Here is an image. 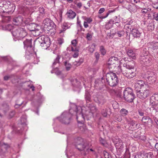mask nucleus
<instances>
[{"mask_svg": "<svg viewBox=\"0 0 158 158\" xmlns=\"http://www.w3.org/2000/svg\"><path fill=\"white\" fill-rule=\"evenodd\" d=\"M23 21V18L21 16L15 17L13 19V23L15 25H19Z\"/></svg>", "mask_w": 158, "mask_h": 158, "instance_id": "4be33fe9", "label": "nucleus"}, {"mask_svg": "<svg viewBox=\"0 0 158 158\" xmlns=\"http://www.w3.org/2000/svg\"><path fill=\"white\" fill-rule=\"evenodd\" d=\"M69 51H72L74 52V54L72 56L73 57L76 58L77 57L79 56V49L77 48H74L72 46L71 47V50H69Z\"/></svg>", "mask_w": 158, "mask_h": 158, "instance_id": "a878e982", "label": "nucleus"}, {"mask_svg": "<svg viewBox=\"0 0 158 158\" xmlns=\"http://www.w3.org/2000/svg\"><path fill=\"white\" fill-rule=\"evenodd\" d=\"M45 9L43 7H40L39 8V10L38 11L42 18L43 17L44 15L45 14Z\"/></svg>", "mask_w": 158, "mask_h": 158, "instance_id": "ea45409f", "label": "nucleus"}, {"mask_svg": "<svg viewBox=\"0 0 158 158\" xmlns=\"http://www.w3.org/2000/svg\"><path fill=\"white\" fill-rule=\"evenodd\" d=\"M95 48V45L93 44L89 46L88 50L90 52L92 53L94 51Z\"/></svg>", "mask_w": 158, "mask_h": 158, "instance_id": "4d7b16f0", "label": "nucleus"}, {"mask_svg": "<svg viewBox=\"0 0 158 158\" xmlns=\"http://www.w3.org/2000/svg\"><path fill=\"white\" fill-rule=\"evenodd\" d=\"M22 31H21V32H19V38H23L25 36L27 35V33L24 28H22Z\"/></svg>", "mask_w": 158, "mask_h": 158, "instance_id": "a19ab883", "label": "nucleus"}, {"mask_svg": "<svg viewBox=\"0 0 158 158\" xmlns=\"http://www.w3.org/2000/svg\"><path fill=\"white\" fill-rule=\"evenodd\" d=\"M92 37V35L90 33H88L87 34L86 38L88 40H91V39Z\"/></svg>", "mask_w": 158, "mask_h": 158, "instance_id": "774afa93", "label": "nucleus"}, {"mask_svg": "<svg viewBox=\"0 0 158 158\" xmlns=\"http://www.w3.org/2000/svg\"><path fill=\"white\" fill-rule=\"evenodd\" d=\"M9 147L7 144L2 142H0V155L3 154L6 152L7 148Z\"/></svg>", "mask_w": 158, "mask_h": 158, "instance_id": "6ab92c4d", "label": "nucleus"}, {"mask_svg": "<svg viewBox=\"0 0 158 158\" xmlns=\"http://www.w3.org/2000/svg\"><path fill=\"white\" fill-rule=\"evenodd\" d=\"M71 118L70 114L67 112H64L59 118V121L64 124H68L70 123Z\"/></svg>", "mask_w": 158, "mask_h": 158, "instance_id": "6e6552de", "label": "nucleus"}, {"mask_svg": "<svg viewBox=\"0 0 158 158\" xmlns=\"http://www.w3.org/2000/svg\"><path fill=\"white\" fill-rule=\"evenodd\" d=\"M156 75L154 73L151 71H148L145 74L144 77L146 78V79L148 80L150 77H152L153 76H155Z\"/></svg>", "mask_w": 158, "mask_h": 158, "instance_id": "2f4dec72", "label": "nucleus"}, {"mask_svg": "<svg viewBox=\"0 0 158 158\" xmlns=\"http://www.w3.org/2000/svg\"><path fill=\"white\" fill-rule=\"evenodd\" d=\"M100 53L101 54L100 56L103 57V56H105L106 53V51L104 47L103 46H101L99 50Z\"/></svg>", "mask_w": 158, "mask_h": 158, "instance_id": "72a5a7b5", "label": "nucleus"}, {"mask_svg": "<svg viewBox=\"0 0 158 158\" xmlns=\"http://www.w3.org/2000/svg\"><path fill=\"white\" fill-rule=\"evenodd\" d=\"M110 92H113L114 94L117 95L118 97H120L121 96V93L119 90H118V91H117L116 90L114 89L111 90Z\"/></svg>", "mask_w": 158, "mask_h": 158, "instance_id": "603ef678", "label": "nucleus"}, {"mask_svg": "<svg viewBox=\"0 0 158 158\" xmlns=\"http://www.w3.org/2000/svg\"><path fill=\"white\" fill-rule=\"evenodd\" d=\"M101 144L102 146L105 147H108V144L105 140H102L99 142V144Z\"/></svg>", "mask_w": 158, "mask_h": 158, "instance_id": "6e6d98bb", "label": "nucleus"}, {"mask_svg": "<svg viewBox=\"0 0 158 158\" xmlns=\"http://www.w3.org/2000/svg\"><path fill=\"white\" fill-rule=\"evenodd\" d=\"M138 6L134 4H129L128 5L127 8L131 12H135L136 10V8Z\"/></svg>", "mask_w": 158, "mask_h": 158, "instance_id": "bb28decb", "label": "nucleus"}, {"mask_svg": "<svg viewBox=\"0 0 158 158\" xmlns=\"http://www.w3.org/2000/svg\"><path fill=\"white\" fill-rule=\"evenodd\" d=\"M77 44V42L76 39L73 40L71 42V45H70V47H69V48L70 49V48H71V46H73V48H76V46Z\"/></svg>", "mask_w": 158, "mask_h": 158, "instance_id": "3c124183", "label": "nucleus"}, {"mask_svg": "<svg viewBox=\"0 0 158 158\" xmlns=\"http://www.w3.org/2000/svg\"><path fill=\"white\" fill-rule=\"evenodd\" d=\"M120 113L122 116H125L128 114V111L126 109L123 108L120 110Z\"/></svg>", "mask_w": 158, "mask_h": 158, "instance_id": "79ce46f5", "label": "nucleus"}, {"mask_svg": "<svg viewBox=\"0 0 158 158\" xmlns=\"http://www.w3.org/2000/svg\"><path fill=\"white\" fill-rule=\"evenodd\" d=\"M34 58L33 60H31V62L34 64H37L38 62L39 61V59L36 57V56H34Z\"/></svg>", "mask_w": 158, "mask_h": 158, "instance_id": "052dcab7", "label": "nucleus"}, {"mask_svg": "<svg viewBox=\"0 0 158 158\" xmlns=\"http://www.w3.org/2000/svg\"><path fill=\"white\" fill-rule=\"evenodd\" d=\"M135 65L133 61H131L123 64V67L121 68L118 66L119 68L124 76L128 78H131L134 77L136 73L134 69Z\"/></svg>", "mask_w": 158, "mask_h": 158, "instance_id": "f03ea898", "label": "nucleus"}, {"mask_svg": "<svg viewBox=\"0 0 158 158\" xmlns=\"http://www.w3.org/2000/svg\"><path fill=\"white\" fill-rule=\"evenodd\" d=\"M20 9L23 15L25 16L26 17H27L24 20L25 23L27 25L29 24V23L32 21V18L30 17V16H28L27 15H24V12H25V9L24 7H21Z\"/></svg>", "mask_w": 158, "mask_h": 158, "instance_id": "5701e85b", "label": "nucleus"}, {"mask_svg": "<svg viewBox=\"0 0 158 158\" xmlns=\"http://www.w3.org/2000/svg\"><path fill=\"white\" fill-rule=\"evenodd\" d=\"M113 140L116 149L119 151H122L124 148L122 140L117 138L113 139Z\"/></svg>", "mask_w": 158, "mask_h": 158, "instance_id": "9b49d317", "label": "nucleus"}, {"mask_svg": "<svg viewBox=\"0 0 158 158\" xmlns=\"http://www.w3.org/2000/svg\"><path fill=\"white\" fill-rule=\"evenodd\" d=\"M153 156V153L150 152L144 154H138L135 156V158H152Z\"/></svg>", "mask_w": 158, "mask_h": 158, "instance_id": "a211bd4d", "label": "nucleus"}, {"mask_svg": "<svg viewBox=\"0 0 158 158\" xmlns=\"http://www.w3.org/2000/svg\"><path fill=\"white\" fill-rule=\"evenodd\" d=\"M128 123L130 124V126L132 129H136V126L137 124L136 123V122L135 121L131 120Z\"/></svg>", "mask_w": 158, "mask_h": 158, "instance_id": "c9c22d12", "label": "nucleus"}, {"mask_svg": "<svg viewBox=\"0 0 158 158\" xmlns=\"http://www.w3.org/2000/svg\"><path fill=\"white\" fill-rule=\"evenodd\" d=\"M85 18V19L84 21L86 22V23H88L89 24L92 21V20L91 18L86 17Z\"/></svg>", "mask_w": 158, "mask_h": 158, "instance_id": "0e129e2a", "label": "nucleus"}, {"mask_svg": "<svg viewBox=\"0 0 158 158\" xmlns=\"http://www.w3.org/2000/svg\"><path fill=\"white\" fill-rule=\"evenodd\" d=\"M76 108V119L78 123H82L85 120V118L82 113V108L81 106H75Z\"/></svg>", "mask_w": 158, "mask_h": 158, "instance_id": "0eeeda50", "label": "nucleus"}, {"mask_svg": "<svg viewBox=\"0 0 158 158\" xmlns=\"http://www.w3.org/2000/svg\"><path fill=\"white\" fill-rule=\"evenodd\" d=\"M105 78L108 84L111 86H116L118 82L117 76L115 73L110 72L107 73L105 76H103L101 78L102 83L100 84L99 90H100V92H103L104 93L109 90V88L105 84H103V82H105Z\"/></svg>", "mask_w": 158, "mask_h": 158, "instance_id": "f257e3e1", "label": "nucleus"}, {"mask_svg": "<svg viewBox=\"0 0 158 158\" xmlns=\"http://www.w3.org/2000/svg\"><path fill=\"white\" fill-rule=\"evenodd\" d=\"M74 3L75 4L77 5L78 8L79 9L81 8L82 6V3L81 2H77L76 1Z\"/></svg>", "mask_w": 158, "mask_h": 158, "instance_id": "338daca9", "label": "nucleus"}, {"mask_svg": "<svg viewBox=\"0 0 158 158\" xmlns=\"http://www.w3.org/2000/svg\"><path fill=\"white\" fill-rule=\"evenodd\" d=\"M150 101L152 108L156 112H158V100H156V97L152 96L150 98Z\"/></svg>", "mask_w": 158, "mask_h": 158, "instance_id": "f8f14e48", "label": "nucleus"}, {"mask_svg": "<svg viewBox=\"0 0 158 158\" xmlns=\"http://www.w3.org/2000/svg\"><path fill=\"white\" fill-rule=\"evenodd\" d=\"M23 102L22 101L20 103H19L17 101L15 103V107L16 108H17L20 106L23 103Z\"/></svg>", "mask_w": 158, "mask_h": 158, "instance_id": "e2e57ef3", "label": "nucleus"}, {"mask_svg": "<svg viewBox=\"0 0 158 158\" xmlns=\"http://www.w3.org/2000/svg\"><path fill=\"white\" fill-rule=\"evenodd\" d=\"M37 27L35 24L31 23L27 25V28L30 31H33V32L36 29L35 27Z\"/></svg>", "mask_w": 158, "mask_h": 158, "instance_id": "7c9ffc66", "label": "nucleus"}, {"mask_svg": "<svg viewBox=\"0 0 158 158\" xmlns=\"http://www.w3.org/2000/svg\"><path fill=\"white\" fill-rule=\"evenodd\" d=\"M136 94L137 97L144 99L149 96L150 91L149 89H145L144 90H140L137 92Z\"/></svg>", "mask_w": 158, "mask_h": 158, "instance_id": "9d476101", "label": "nucleus"}, {"mask_svg": "<svg viewBox=\"0 0 158 158\" xmlns=\"http://www.w3.org/2000/svg\"><path fill=\"white\" fill-rule=\"evenodd\" d=\"M71 26V24L68 23H64L62 26V29L59 30V33L61 34L64 32L66 30L69 28Z\"/></svg>", "mask_w": 158, "mask_h": 158, "instance_id": "412c9836", "label": "nucleus"}, {"mask_svg": "<svg viewBox=\"0 0 158 158\" xmlns=\"http://www.w3.org/2000/svg\"><path fill=\"white\" fill-rule=\"evenodd\" d=\"M114 35H117L119 37H121L123 36L124 35V32L123 30H122L120 31H117L114 34Z\"/></svg>", "mask_w": 158, "mask_h": 158, "instance_id": "09e8293b", "label": "nucleus"}, {"mask_svg": "<svg viewBox=\"0 0 158 158\" xmlns=\"http://www.w3.org/2000/svg\"><path fill=\"white\" fill-rule=\"evenodd\" d=\"M24 2L27 5H34L35 4L38 5L39 4L37 0H24Z\"/></svg>", "mask_w": 158, "mask_h": 158, "instance_id": "c85d7f7f", "label": "nucleus"}, {"mask_svg": "<svg viewBox=\"0 0 158 158\" xmlns=\"http://www.w3.org/2000/svg\"><path fill=\"white\" fill-rule=\"evenodd\" d=\"M15 6L11 3L10 1H7L5 3V10H6L7 12H13L15 10Z\"/></svg>", "mask_w": 158, "mask_h": 158, "instance_id": "dca6fc26", "label": "nucleus"}, {"mask_svg": "<svg viewBox=\"0 0 158 158\" xmlns=\"http://www.w3.org/2000/svg\"><path fill=\"white\" fill-rule=\"evenodd\" d=\"M9 106L7 104H4L2 106V109L5 114L9 110Z\"/></svg>", "mask_w": 158, "mask_h": 158, "instance_id": "8fccbe9b", "label": "nucleus"}, {"mask_svg": "<svg viewBox=\"0 0 158 158\" xmlns=\"http://www.w3.org/2000/svg\"><path fill=\"white\" fill-rule=\"evenodd\" d=\"M95 56L96 58V61L94 63V64H96L98 62L99 59V53L98 52H96L95 53Z\"/></svg>", "mask_w": 158, "mask_h": 158, "instance_id": "69168bd1", "label": "nucleus"}, {"mask_svg": "<svg viewBox=\"0 0 158 158\" xmlns=\"http://www.w3.org/2000/svg\"><path fill=\"white\" fill-rule=\"evenodd\" d=\"M127 54L132 59H135L136 58L135 53L132 49H129L127 51Z\"/></svg>", "mask_w": 158, "mask_h": 158, "instance_id": "cd10ccee", "label": "nucleus"}, {"mask_svg": "<svg viewBox=\"0 0 158 158\" xmlns=\"http://www.w3.org/2000/svg\"><path fill=\"white\" fill-rule=\"evenodd\" d=\"M115 11L114 9L112 10H109L105 14V15H99V19H105L106 18L109 14L111 13H113Z\"/></svg>", "mask_w": 158, "mask_h": 158, "instance_id": "f704fd0d", "label": "nucleus"}, {"mask_svg": "<svg viewBox=\"0 0 158 158\" xmlns=\"http://www.w3.org/2000/svg\"><path fill=\"white\" fill-rule=\"evenodd\" d=\"M114 24V23H113V21H112V20L110 19L106 24V26L108 29H110L113 27Z\"/></svg>", "mask_w": 158, "mask_h": 158, "instance_id": "c03bdc74", "label": "nucleus"}, {"mask_svg": "<svg viewBox=\"0 0 158 158\" xmlns=\"http://www.w3.org/2000/svg\"><path fill=\"white\" fill-rule=\"evenodd\" d=\"M22 28L19 27L17 29H16V30L14 31L12 34L13 35L17 38H19V32H21V31H22Z\"/></svg>", "mask_w": 158, "mask_h": 158, "instance_id": "c756f323", "label": "nucleus"}, {"mask_svg": "<svg viewBox=\"0 0 158 158\" xmlns=\"http://www.w3.org/2000/svg\"><path fill=\"white\" fill-rule=\"evenodd\" d=\"M85 99L87 103L91 101V96L89 93L88 91H86L85 92Z\"/></svg>", "mask_w": 158, "mask_h": 158, "instance_id": "4c0bfd02", "label": "nucleus"}, {"mask_svg": "<svg viewBox=\"0 0 158 158\" xmlns=\"http://www.w3.org/2000/svg\"><path fill=\"white\" fill-rule=\"evenodd\" d=\"M66 15L69 18L73 19L75 17L76 15V13L72 10H70L67 11Z\"/></svg>", "mask_w": 158, "mask_h": 158, "instance_id": "393cba45", "label": "nucleus"}, {"mask_svg": "<svg viewBox=\"0 0 158 158\" xmlns=\"http://www.w3.org/2000/svg\"><path fill=\"white\" fill-rule=\"evenodd\" d=\"M60 57L59 56H57L56 58L54 60V62L53 63L52 67L53 69L56 68L57 67H55V65L57 64H59V59Z\"/></svg>", "mask_w": 158, "mask_h": 158, "instance_id": "58836bf2", "label": "nucleus"}, {"mask_svg": "<svg viewBox=\"0 0 158 158\" xmlns=\"http://www.w3.org/2000/svg\"><path fill=\"white\" fill-rule=\"evenodd\" d=\"M40 32L38 28H36L34 32L32 33L33 35L35 36H37L40 35Z\"/></svg>", "mask_w": 158, "mask_h": 158, "instance_id": "13d9d810", "label": "nucleus"}, {"mask_svg": "<svg viewBox=\"0 0 158 158\" xmlns=\"http://www.w3.org/2000/svg\"><path fill=\"white\" fill-rule=\"evenodd\" d=\"M111 20H112V21H113L114 24H116L117 27H119L120 26L119 23L120 22V19L119 16H115Z\"/></svg>", "mask_w": 158, "mask_h": 158, "instance_id": "473e14b6", "label": "nucleus"}, {"mask_svg": "<svg viewBox=\"0 0 158 158\" xmlns=\"http://www.w3.org/2000/svg\"><path fill=\"white\" fill-rule=\"evenodd\" d=\"M123 97L125 100L128 102H132L135 97L133 93L131 88L127 87L125 89L123 92Z\"/></svg>", "mask_w": 158, "mask_h": 158, "instance_id": "39448f33", "label": "nucleus"}, {"mask_svg": "<svg viewBox=\"0 0 158 158\" xmlns=\"http://www.w3.org/2000/svg\"><path fill=\"white\" fill-rule=\"evenodd\" d=\"M156 76L151 77L150 78H149L148 80H147V81H148V82L150 84H153L156 80Z\"/></svg>", "mask_w": 158, "mask_h": 158, "instance_id": "de8ad7c7", "label": "nucleus"}, {"mask_svg": "<svg viewBox=\"0 0 158 158\" xmlns=\"http://www.w3.org/2000/svg\"><path fill=\"white\" fill-rule=\"evenodd\" d=\"M34 51L33 48L30 50H26V51L25 57L27 60H32L34 59V57L36 56V53H34Z\"/></svg>", "mask_w": 158, "mask_h": 158, "instance_id": "2eb2a0df", "label": "nucleus"}, {"mask_svg": "<svg viewBox=\"0 0 158 158\" xmlns=\"http://www.w3.org/2000/svg\"><path fill=\"white\" fill-rule=\"evenodd\" d=\"M75 145L76 148L80 151H84V152L89 151L88 147L83 142V139L81 138H78Z\"/></svg>", "mask_w": 158, "mask_h": 158, "instance_id": "423d86ee", "label": "nucleus"}, {"mask_svg": "<svg viewBox=\"0 0 158 158\" xmlns=\"http://www.w3.org/2000/svg\"><path fill=\"white\" fill-rule=\"evenodd\" d=\"M145 86H146V84H145L144 81L142 80L137 81L134 84L135 90L136 92Z\"/></svg>", "mask_w": 158, "mask_h": 158, "instance_id": "4468645a", "label": "nucleus"}, {"mask_svg": "<svg viewBox=\"0 0 158 158\" xmlns=\"http://www.w3.org/2000/svg\"><path fill=\"white\" fill-rule=\"evenodd\" d=\"M80 129L82 132H84L87 130L85 126L84 125H82V126H80Z\"/></svg>", "mask_w": 158, "mask_h": 158, "instance_id": "680f3d73", "label": "nucleus"}, {"mask_svg": "<svg viewBox=\"0 0 158 158\" xmlns=\"http://www.w3.org/2000/svg\"><path fill=\"white\" fill-rule=\"evenodd\" d=\"M23 43L24 47L27 48L26 50H30L31 48H33L32 45L31 39H26V40L23 41Z\"/></svg>", "mask_w": 158, "mask_h": 158, "instance_id": "aec40b11", "label": "nucleus"}, {"mask_svg": "<svg viewBox=\"0 0 158 158\" xmlns=\"http://www.w3.org/2000/svg\"><path fill=\"white\" fill-rule=\"evenodd\" d=\"M36 41L44 49H47L50 45V41L49 37L44 35H41L38 38Z\"/></svg>", "mask_w": 158, "mask_h": 158, "instance_id": "20e7f679", "label": "nucleus"}, {"mask_svg": "<svg viewBox=\"0 0 158 158\" xmlns=\"http://www.w3.org/2000/svg\"><path fill=\"white\" fill-rule=\"evenodd\" d=\"M64 65L65 67L66 70L68 71L70 70L72 67V65L67 60L65 61L64 62Z\"/></svg>", "mask_w": 158, "mask_h": 158, "instance_id": "e433bc0d", "label": "nucleus"}, {"mask_svg": "<svg viewBox=\"0 0 158 158\" xmlns=\"http://www.w3.org/2000/svg\"><path fill=\"white\" fill-rule=\"evenodd\" d=\"M142 121L144 123H147L148 122L151 121V119L148 116H143L142 119Z\"/></svg>", "mask_w": 158, "mask_h": 158, "instance_id": "49530a36", "label": "nucleus"}, {"mask_svg": "<svg viewBox=\"0 0 158 158\" xmlns=\"http://www.w3.org/2000/svg\"><path fill=\"white\" fill-rule=\"evenodd\" d=\"M131 34L135 38H140L142 32L137 28H132L131 30Z\"/></svg>", "mask_w": 158, "mask_h": 158, "instance_id": "f3484780", "label": "nucleus"}, {"mask_svg": "<svg viewBox=\"0 0 158 158\" xmlns=\"http://www.w3.org/2000/svg\"><path fill=\"white\" fill-rule=\"evenodd\" d=\"M43 26L45 31L52 30L51 32H54L56 30V25L50 19L46 18L43 21Z\"/></svg>", "mask_w": 158, "mask_h": 158, "instance_id": "7ed1b4c3", "label": "nucleus"}, {"mask_svg": "<svg viewBox=\"0 0 158 158\" xmlns=\"http://www.w3.org/2000/svg\"><path fill=\"white\" fill-rule=\"evenodd\" d=\"M109 109L104 107L102 110L101 114L103 117H106L107 114V112Z\"/></svg>", "mask_w": 158, "mask_h": 158, "instance_id": "a18cd8bd", "label": "nucleus"}, {"mask_svg": "<svg viewBox=\"0 0 158 158\" xmlns=\"http://www.w3.org/2000/svg\"><path fill=\"white\" fill-rule=\"evenodd\" d=\"M5 3H0V12H4L5 10L4 7Z\"/></svg>", "mask_w": 158, "mask_h": 158, "instance_id": "bf43d9fd", "label": "nucleus"}, {"mask_svg": "<svg viewBox=\"0 0 158 158\" xmlns=\"http://www.w3.org/2000/svg\"><path fill=\"white\" fill-rule=\"evenodd\" d=\"M11 20L10 16H5L3 18L2 22L3 23H8Z\"/></svg>", "mask_w": 158, "mask_h": 158, "instance_id": "37998d69", "label": "nucleus"}, {"mask_svg": "<svg viewBox=\"0 0 158 158\" xmlns=\"http://www.w3.org/2000/svg\"><path fill=\"white\" fill-rule=\"evenodd\" d=\"M118 60V58L117 57L114 56L110 57L109 58L108 62V68H110L111 65L114 64L115 62Z\"/></svg>", "mask_w": 158, "mask_h": 158, "instance_id": "b1692460", "label": "nucleus"}, {"mask_svg": "<svg viewBox=\"0 0 158 158\" xmlns=\"http://www.w3.org/2000/svg\"><path fill=\"white\" fill-rule=\"evenodd\" d=\"M2 27L3 29L4 30H7L8 31H10L12 29V27L11 25L8 24L5 27H4V26H2Z\"/></svg>", "mask_w": 158, "mask_h": 158, "instance_id": "864d4df0", "label": "nucleus"}, {"mask_svg": "<svg viewBox=\"0 0 158 158\" xmlns=\"http://www.w3.org/2000/svg\"><path fill=\"white\" fill-rule=\"evenodd\" d=\"M24 7L25 9V12H24L25 15H27L28 16H30L31 18L35 17L36 19L42 18L38 11H32L28 8L25 7Z\"/></svg>", "mask_w": 158, "mask_h": 158, "instance_id": "1a4fd4ad", "label": "nucleus"}, {"mask_svg": "<svg viewBox=\"0 0 158 158\" xmlns=\"http://www.w3.org/2000/svg\"><path fill=\"white\" fill-rule=\"evenodd\" d=\"M93 97L94 100L97 102H99V95L98 93H95L94 94Z\"/></svg>", "mask_w": 158, "mask_h": 158, "instance_id": "5fc2aeb1", "label": "nucleus"}, {"mask_svg": "<svg viewBox=\"0 0 158 158\" xmlns=\"http://www.w3.org/2000/svg\"><path fill=\"white\" fill-rule=\"evenodd\" d=\"M141 63L146 66H149L150 64L151 59L147 55L141 56L140 58Z\"/></svg>", "mask_w": 158, "mask_h": 158, "instance_id": "ddd939ff", "label": "nucleus"}]
</instances>
